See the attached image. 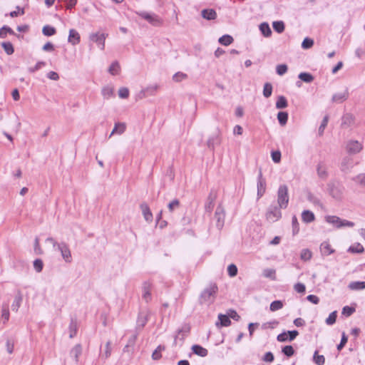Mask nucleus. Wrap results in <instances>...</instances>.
Returning a JSON list of instances; mask_svg holds the SVG:
<instances>
[{"label":"nucleus","mask_w":365,"mask_h":365,"mask_svg":"<svg viewBox=\"0 0 365 365\" xmlns=\"http://www.w3.org/2000/svg\"><path fill=\"white\" fill-rule=\"evenodd\" d=\"M302 221L305 223H309L315 220V216L312 211L304 210L302 213Z\"/></svg>","instance_id":"393cba45"},{"label":"nucleus","mask_w":365,"mask_h":365,"mask_svg":"<svg viewBox=\"0 0 365 365\" xmlns=\"http://www.w3.org/2000/svg\"><path fill=\"white\" fill-rule=\"evenodd\" d=\"M314 45L313 39L306 37L302 43V47L304 49H309L312 48Z\"/></svg>","instance_id":"5fc2aeb1"},{"label":"nucleus","mask_w":365,"mask_h":365,"mask_svg":"<svg viewBox=\"0 0 365 365\" xmlns=\"http://www.w3.org/2000/svg\"><path fill=\"white\" fill-rule=\"evenodd\" d=\"M101 94L105 99H109L114 94V89L113 87L106 86L101 90Z\"/></svg>","instance_id":"7c9ffc66"},{"label":"nucleus","mask_w":365,"mask_h":365,"mask_svg":"<svg viewBox=\"0 0 365 365\" xmlns=\"http://www.w3.org/2000/svg\"><path fill=\"white\" fill-rule=\"evenodd\" d=\"M348 287L351 290H361L365 289V282H352Z\"/></svg>","instance_id":"72a5a7b5"},{"label":"nucleus","mask_w":365,"mask_h":365,"mask_svg":"<svg viewBox=\"0 0 365 365\" xmlns=\"http://www.w3.org/2000/svg\"><path fill=\"white\" fill-rule=\"evenodd\" d=\"M282 307H283L282 302L280 301V300H276V301H273L270 304L269 309H270V310L272 312H275V311H277L279 309H281Z\"/></svg>","instance_id":"09e8293b"},{"label":"nucleus","mask_w":365,"mask_h":365,"mask_svg":"<svg viewBox=\"0 0 365 365\" xmlns=\"http://www.w3.org/2000/svg\"><path fill=\"white\" fill-rule=\"evenodd\" d=\"M1 46L3 47L6 54L11 55L12 53H14V49L11 42H2Z\"/></svg>","instance_id":"37998d69"},{"label":"nucleus","mask_w":365,"mask_h":365,"mask_svg":"<svg viewBox=\"0 0 365 365\" xmlns=\"http://www.w3.org/2000/svg\"><path fill=\"white\" fill-rule=\"evenodd\" d=\"M349 93L346 88L344 91L335 93L332 96V101L334 103H340L346 101L348 98Z\"/></svg>","instance_id":"f3484780"},{"label":"nucleus","mask_w":365,"mask_h":365,"mask_svg":"<svg viewBox=\"0 0 365 365\" xmlns=\"http://www.w3.org/2000/svg\"><path fill=\"white\" fill-rule=\"evenodd\" d=\"M120 71V65L118 61H114L112 63L110 66L108 68V72L111 75H117L119 73Z\"/></svg>","instance_id":"a18cd8bd"},{"label":"nucleus","mask_w":365,"mask_h":365,"mask_svg":"<svg viewBox=\"0 0 365 365\" xmlns=\"http://www.w3.org/2000/svg\"><path fill=\"white\" fill-rule=\"evenodd\" d=\"M82 353V346L81 344H76L70 351L71 356L73 357L76 362L78 361V358Z\"/></svg>","instance_id":"bb28decb"},{"label":"nucleus","mask_w":365,"mask_h":365,"mask_svg":"<svg viewBox=\"0 0 365 365\" xmlns=\"http://www.w3.org/2000/svg\"><path fill=\"white\" fill-rule=\"evenodd\" d=\"M287 66L286 64H279L276 67V72L278 75L282 76L287 71Z\"/></svg>","instance_id":"e2e57ef3"},{"label":"nucleus","mask_w":365,"mask_h":365,"mask_svg":"<svg viewBox=\"0 0 365 365\" xmlns=\"http://www.w3.org/2000/svg\"><path fill=\"white\" fill-rule=\"evenodd\" d=\"M179 207L180 201L178 199H174L168 205V208L171 212L178 209Z\"/></svg>","instance_id":"13d9d810"},{"label":"nucleus","mask_w":365,"mask_h":365,"mask_svg":"<svg viewBox=\"0 0 365 365\" xmlns=\"http://www.w3.org/2000/svg\"><path fill=\"white\" fill-rule=\"evenodd\" d=\"M292 233H293V235H295L299 231V224L298 222V220H297V218L296 216L292 217Z\"/></svg>","instance_id":"3c124183"},{"label":"nucleus","mask_w":365,"mask_h":365,"mask_svg":"<svg viewBox=\"0 0 365 365\" xmlns=\"http://www.w3.org/2000/svg\"><path fill=\"white\" fill-rule=\"evenodd\" d=\"M148 322V315L140 312L138 315L137 324L138 327L143 328Z\"/></svg>","instance_id":"ea45409f"},{"label":"nucleus","mask_w":365,"mask_h":365,"mask_svg":"<svg viewBox=\"0 0 365 365\" xmlns=\"http://www.w3.org/2000/svg\"><path fill=\"white\" fill-rule=\"evenodd\" d=\"M201 15L202 18L207 20H214L217 18V13L212 9H203L201 11Z\"/></svg>","instance_id":"6ab92c4d"},{"label":"nucleus","mask_w":365,"mask_h":365,"mask_svg":"<svg viewBox=\"0 0 365 365\" xmlns=\"http://www.w3.org/2000/svg\"><path fill=\"white\" fill-rule=\"evenodd\" d=\"M288 187L286 185H281L277 190V205L285 209L288 206Z\"/></svg>","instance_id":"f03ea898"},{"label":"nucleus","mask_w":365,"mask_h":365,"mask_svg":"<svg viewBox=\"0 0 365 365\" xmlns=\"http://www.w3.org/2000/svg\"><path fill=\"white\" fill-rule=\"evenodd\" d=\"M216 195L213 193L212 191L209 194L207 202L205 205V210L210 212L214 207V202L215 200Z\"/></svg>","instance_id":"aec40b11"},{"label":"nucleus","mask_w":365,"mask_h":365,"mask_svg":"<svg viewBox=\"0 0 365 365\" xmlns=\"http://www.w3.org/2000/svg\"><path fill=\"white\" fill-rule=\"evenodd\" d=\"M263 275L265 277L274 279L275 278V270L273 269H265L263 271Z\"/></svg>","instance_id":"338daca9"},{"label":"nucleus","mask_w":365,"mask_h":365,"mask_svg":"<svg viewBox=\"0 0 365 365\" xmlns=\"http://www.w3.org/2000/svg\"><path fill=\"white\" fill-rule=\"evenodd\" d=\"M298 77L305 83H311L314 80V76L311 73L306 72L300 73Z\"/></svg>","instance_id":"4c0bfd02"},{"label":"nucleus","mask_w":365,"mask_h":365,"mask_svg":"<svg viewBox=\"0 0 365 365\" xmlns=\"http://www.w3.org/2000/svg\"><path fill=\"white\" fill-rule=\"evenodd\" d=\"M326 221L338 229L344 227H353L354 225V222L346 220H342L334 215L327 216Z\"/></svg>","instance_id":"20e7f679"},{"label":"nucleus","mask_w":365,"mask_h":365,"mask_svg":"<svg viewBox=\"0 0 365 365\" xmlns=\"http://www.w3.org/2000/svg\"><path fill=\"white\" fill-rule=\"evenodd\" d=\"M1 317L4 319V323L9 319V310L7 304H3L2 306Z\"/></svg>","instance_id":"6e6d98bb"},{"label":"nucleus","mask_w":365,"mask_h":365,"mask_svg":"<svg viewBox=\"0 0 365 365\" xmlns=\"http://www.w3.org/2000/svg\"><path fill=\"white\" fill-rule=\"evenodd\" d=\"M191 349L193 354L201 357H205L208 354L207 349L198 344L192 345Z\"/></svg>","instance_id":"a211bd4d"},{"label":"nucleus","mask_w":365,"mask_h":365,"mask_svg":"<svg viewBox=\"0 0 365 365\" xmlns=\"http://www.w3.org/2000/svg\"><path fill=\"white\" fill-rule=\"evenodd\" d=\"M312 253L309 249H303L300 254L302 260L308 261L312 258Z\"/></svg>","instance_id":"de8ad7c7"},{"label":"nucleus","mask_w":365,"mask_h":365,"mask_svg":"<svg viewBox=\"0 0 365 365\" xmlns=\"http://www.w3.org/2000/svg\"><path fill=\"white\" fill-rule=\"evenodd\" d=\"M151 284L149 282H144L142 284V297L145 302H149L151 300Z\"/></svg>","instance_id":"9d476101"},{"label":"nucleus","mask_w":365,"mask_h":365,"mask_svg":"<svg viewBox=\"0 0 365 365\" xmlns=\"http://www.w3.org/2000/svg\"><path fill=\"white\" fill-rule=\"evenodd\" d=\"M165 349V346L163 345H159L155 349V351L152 354L153 360L158 361L162 358L161 352Z\"/></svg>","instance_id":"2f4dec72"},{"label":"nucleus","mask_w":365,"mask_h":365,"mask_svg":"<svg viewBox=\"0 0 365 365\" xmlns=\"http://www.w3.org/2000/svg\"><path fill=\"white\" fill-rule=\"evenodd\" d=\"M277 119L281 125H284L288 120V113L287 112H279L277 114Z\"/></svg>","instance_id":"c03bdc74"},{"label":"nucleus","mask_w":365,"mask_h":365,"mask_svg":"<svg viewBox=\"0 0 365 365\" xmlns=\"http://www.w3.org/2000/svg\"><path fill=\"white\" fill-rule=\"evenodd\" d=\"M68 41L73 46H76L80 43L81 36L76 29H71L69 30Z\"/></svg>","instance_id":"4468645a"},{"label":"nucleus","mask_w":365,"mask_h":365,"mask_svg":"<svg viewBox=\"0 0 365 365\" xmlns=\"http://www.w3.org/2000/svg\"><path fill=\"white\" fill-rule=\"evenodd\" d=\"M22 300H23V296L20 292H18V293L15 296L14 300L11 304L12 311L16 312H18V310L21 304Z\"/></svg>","instance_id":"412c9836"},{"label":"nucleus","mask_w":365,"mask_h":365,"mask_svg":"<svg viewBox=\"0 0 365 365\" xmlns=\"http://www.w3.org/2000/svg\"><path fill=\"white\" fill-rule=\"evenodd\" d=\"M118 96L120 98H127L129 96V90L125 87H122L118 90Z\"/></svg>","instance_id":"774afa93"},{"label":"nucleus","mask_w":365,"mask_h":365,"mask_svg":"<svg viewBox=\"0 0 365 365\" xmlns=\"http://www.w3.org/2000/svg\"><path fill=\"white\" fill-rule=\"evenodd\" d=\"M353 164L352 159L349 157H345L343 158L341 163V171L346 173L351 168Z\"/></svg>","instance_id":"b1692460"},{"label":"nucleus","mask_w":365,"mask_h":365,"mask_svg":"<svg viewBox=\"0 0 365 365\" xmlns=\"http://www.w3.org/2000/svg\"><path fill=\"white\" fill-rule=\"evenodd\" d=\"M329 192L332 197L339 200L341 197L342 191L339 185L330 183L328 185Z\"/></svg>","instance_id":"9b49d317"},{"label":"nucleus","mask_w":365,"mask_h":365,"mask_svg":"<svg viewBox=\"0 0 365 365\" xmlns=\"http://www.w3.org/2000/svg\"><path fill=\"white\" fill-rule=\"evenodd\" d=\"M43 262L41 259H36L34 260V267L37 272H41L43 269Z\"/></svg>","instance_id":"69168bd1"},{"label":"nucleus","mask_w":365,"mask_h":365,"mask_svg":"<svg viewBox=\"0 0 365 365\" xmlns=\"http://www.w3.org/2000/svg\"><path fill=\"white\" fill-rule=\"evenodd\" d=\"M354 123V118L351 114L346 113L343 115L341 119V127L346 128Z\"/></svg>","instance_id":"cd10ccee"},{"label":"nucleus","mask_w":365,"mask_h":365,"mask_svg":"<svg viewBox=\"0 0 365 365\" xmlns=\"http://www.w3.org/2000/svg\"><path fill=\"white\" fill-rule=\"evenodd\" d=\"M287 106L288 104L286 98L283 96H279L276 102V108L277 109H282L287 108Z\"/></svg>","instance_id":"c9c22d12"},{"label":"nucleus","mask_w":365,"mask_h":365,"mask_svg":"<svg viewBox=\"0 0 365 365\" xmlns=\"http://www.w3.org/2000/svg\"><path fill=\"white\" fill-rule=\"evenodd\" d=\"M282 351L285 356L288 357L292 356L294 354V349L291 345H287L284 346Z\"/></svg>","instance_id":"864d4df0"},{"label":"nucleus","mask_w":365,"mask_h":365,"mask_svg":"<svg viewBox=\"0 0 365 365\" xmlns=\"http://www.w3.org/2000/svg\"><path fill=\"white\" fill-rule=\"evenodd\" d=\"M328 120H329L328 115H325L324 117L322 123H321V125H320L319 128V135H323L324 129H325V128L327 125Z\"/></svg>","instance_id":"680f3d73"},{"label":"nucleus","mask_w":365,"mask_h":365,"mask_svg":"<svg viewBox=\"0 0 365 365\" xmlns=\"http://www.w3.org/2000/svg\"><path fill=\"white\" fill-rule=\"evenodd\" d=\"M125 128H126L125 123H117L115 124V126H114L110 136H111L114 134L121 135L125 132Z\"/></svg>","instance_id":"5701e85b"},{"label":"nucleus","mask_w":365,"mask_h":365,"mask_svg":"<svg viewBox=\"0 0 365 365\" xmlns=\"http://www.w3.org/2000/svg\"><path fill=\"white\" fill-rule=\"evenodd\" d=\"M9 34L11 35H14V31L8 26H4L0 29V38H4L6 37V34Z\"/></svg>","instance_id":"79ce46f5"},{"label":"nucleus","mask_w":365,"mask_h":365,"mask_svg":"<svg viewBox=\"0 0 365 365\" xmlns=\"http://www.w3.org/2000/svg\"><path fill=\"white\" fill-rule=\"evenodd\" d=\"M307 198L314 205H319L321 204L319 199L310 192L307 193Z\"/></svg>","instance_id":"4d7b16f0"},{"label":"nucleus","mask_w":365,"mask_h":365,"mask_svg":"<svg viewBox=\"0 0 365 365\" xmlns=\"http://www.w3.org/2000/svg\"><path fill=\"white\" fill-rule=\"evenodd\" d=\"M259 30L264 37H269L272 35L269 25L266 22H263L259 25Z\"/></svg>","instance_id":"c756f323"},{"label":"nucleus","mask_w":365,"mask_h":365,"mask_svg":"<svg viewBox=\"0 0 365 365\" xmlns=\"http://www.w3.org/2000/svg\"><path fill=\"white\" fill-rule=\"evenodd\" d=\"M317 175L322 179H325L327 177L326 168L322 163H319L317 168Z\"/></svg>","instance_id":"58836bf2"},{"label":"nucleus","mask_w":365,"mask_h":365,"mask_svg":"<svg viewBox=\"0 0 365 365\" xmlns=\"http://www.w3.org/2000/svg\"><path fill=\"white\" fill-rule=\"evenodd\" d=\"M56 250L61 252V256L66 262H71V253L68 245L66 242H60L59 245H57Z\"/></svg>","instance_id":"6e6552de"},{"label":"nucleus","mask_w":365,"mask_h":365,"mask_svg":"<svg viewBox=\"0 0 365 365\" xmlns=\"http://www.w3.org/2000/svg\"><path fill=\"white\" fill-rule=\"evenodd\" d=\"M233 38L228 34L223 35L218 40L219 43L224 46L230 45L233 42Z\"/></svg>","instance_id":"f704fd0d"},{"label":"nucleus","mask_w":365,"mask_h":365,"mask_svg":"<svg viewBox=\"0 0 365 365\" xmlns=\"http://www.w3.org/2000/svg\"><path fill=\"white\" fill-rule=\"evenodd\" d=\"M187 78V75L186 73L182 72H178L173 76V80L175 82H180L182 80H185Z\"/></svg>","instance_id":"bf43d9fd"},{"label":"nucleus","mask_w":365,"mask_h":365,"mask_svg":"<svg viewBox=\"0 0 365 365\" xmlns=\"http://www.w3.org/2000/svg\"><path fill=\"white\" fill-rule=\"evenodd\" d=\"M220 143V130H217V133L215 135L209 138L207 142V145L210 149L214 150L215 145H219Z\"/></svg>","instance_id":"dca6fc26"},{"label":"nucleus","mask_w":365,"mask_h":365,"mask_svg":"<svg viewBox=\"0 0 365 365\" xmlns=\"http://www.w3.org/2000/svg\"><path fill=\"white\" fill-rule=\"evenodd\" d=\"M320 250L323 255H329L334 252V250L331 247V245L327 242H324L320 245Z\"/></svg>","instance_id":"a878e982"},{"label":"nucleus","mask_w":365,"mask_h":365,"mask_svg":"<svg viewBox=\"0 0 365 365\" xmlns=\"http://www.w3.org/2000/svg\"><path fill=\"white\" fill-rule=\"evenodd\" d=\"M214 218L216 220L217 228L218 230H221L224 226L225 212L224 208L220 205H219L216 208Z\"/></svg>","instance_id":"0eeeda50"},{"label":"nucleus","mask_w":365,"mask_h":365,"mask_svg":"<svg viewBox=\"0 0 365 365\" xmlns=\"http://www.w3.org/2000/svg\"><path fill=\"white\" fill-rule=\"evenodd\" d=\"M281 209L279 205H271L266 212V219L272 222H276L282 217Z\"/></svg>","instance_id":"7ed1b4c3"},{"label":"nucleus","mask_w":365,"mask_h":365,"mask_svg":"<svg viewBox=\"0 0 365 365\" xmlns=\"http://www.w3.org/2000/svg\"><path fill=\"white\" fill-rule=\"evenodd\" d=\"M272 93V85L270 83H265L263 88V96L265 98L271 96Z\"/></svg>","instance_id":"49530a36"},{"label":"nucleus","mask_w":365,"mask_h":365,"mask_svg":"<svg viewBox=\"0 0 365 365\" xmlns=\"http://www.w3.org/2000/svg\"><path fill=\"white\" fill-rule=\"evenodd\" d=\"M257 199H259L263 196L266 190V181L265 179L262 177V173L261 170H259L258 177H257Z\"/></svg>","instance_id":"1a4fd4ad"},{"label":"nucleus","mask_w":365,"mask_h":365,"mask_svg":"<svg viewBox=\"0 0 365 365\" xmlns=\"http://www.w3.org/2000/svg\"><path fill=\"white\" fill-rule=\"evenodd\" d=\"M107 36L108 34L96 32L90 34L88 38L90 41L96 43L98 48L103 51L105 48V41Z\"/></svg>","instance_id":"39448f33"},{"label":"nucleus","mask_w":365,"mask_h":365,"mask_svg":"<svg viewBox=\"0 0 365 365\" xmlns=\"http://www.w3.org/2000/svg\"><path fill=\"white\" fill-rule=\"evenodd\" d=\"M362 148L361 143H359L357 140H350L346 145L347 151L351 154L359 153Z\"/></svg>","instance_id":"ddd939ff"},{"label":"nucleus","mask_w":365,"mask_h":365,"mask_svg":"<svg viewBox=\"0 0 365 365\" xmlns=\"http://www.w3.org/2000/svg\"><path fill=\"white\" fill-rule=\"evenodd\" d=\"M272 26L274 30L279 34H281L284 31V24L282 21H274Z\"/></svg>","instance_id":"a19ab883"},{"label":"nucleus","mask_w":365,"mask_h":365,"mask_svg":"<svg viewBox=\"0 0 365 365\" xmlns=\"http://www.w3.org/2000/svg\"><path fill=\"white\" fill-rule=\"evenodd\" d=\"M314 361L317 365H324L325 363V358L323 355H318V352L316 351L314 354Z\"/></svg>","instance_id":"8fccbe9b"},{"label":"nucleus","mask_w":365,"mask_h":365,"mask_svg":"<svg viewBox=\"0 0 365 365\" xmlns=\"http://www.w3.org/2000/svg\"><path fill=\"white\" fill-rule=\"evenodd\" d=\"M218 319L220 322H216L217 327H228L231 324V321L228 315L220 314L218 315Z\"/></svg>","instance_id":"4be33fe9"},{"label":"nucleus","mask_w":365,"mask_h":365,"mask_svg":"<svg viewBox=\"0 0 365 365\" xmlns=\"http://www.w3.org/2000/svg\"><path fill=\"white\" fill-rule=\"evenodd\" d=\"M56 30L54 27L46 25L43 27L42 33L46 36H51L56 34Z\"/></svg>","instance_id":"e433bc0d"},{"label":"nucleus","mask_w":365,"mask_h":365,"mask_svg":"<svg viewBox=\"0 0 365 365\" xmlns=\"http://www.w3.org/2000/svg\"><path fill=\"white\" fill-rule=\"evenodd\" d=\"M158 87L159 86L157 84L149 86L145 89L142 90L141 93L143 94V96H145L146 93L150 96H153L158 89Z\"/></svg>","instance_id":"473e14b6"},{"label":"nucleus","mask_w":365,"mask_h":365,"mask_svg":"<svg viewBox=\"0 0 365 365\" xmlns=\"http://www.w3.org/2000/svg\"><path fill=\"white\" fill-rule=\"evenodd\" d=\"M110 344L111 343L110 341H107V343L106 344L105 351L101 355V357L103 358L104 359H107L108 358H109L111 354Z\"/></svg>","instance_id":"052dcab7"},{"label":"nucleus","mask_w":365,"mask_h":365,"mask_svg":"<svg viewBox=\"0 0 365 365\" xmlns=\"http://www.w3.org/2000/svg\"><path fill=\"white\" fill-rule=\"evenodd\" d=\"M190 328L188 325H184L181 329H178V334L175 336L173 344H177L178 339L180 340L182 343L185 336L190 332Z\"/></svg>","instance_id":"f8f14e48"},{"label":"nucleus","mask_w":365,"mask_h":365,"mask_svg":"<svg viewBox=\"0 0 365 365\" xmlns=\"http://www.w3.org/2000/svg\"><path fill=\"white\" fill-rule=\"evenodd\" d=\"M218 292V287L215 283H211L206 287L201 292L199 297L200 304L210 305L216 298Z\"/></svg>","instance_id":"f257e3e1"},{"label":"nucleus","mask_w":365,"mask_h":365,"mask_svg":"<svg viewBox=\"0 0 365 365\" xmlns=\"http://www.w3.org/2000/svg\"><path fill=\"white\" fill-rule=\"evenodd\" d=\"M337 317V312L334 311L331 313L329 314V317L326 319V323L328 325H332L336 322Z\"/></svg>","instance_id":"603ef678"},{"label":"nucleus","mask_w":365,"mask_h":365,"mask_svg":"<svg viewBox=\"0 0 365 365\" xmlns=\"http://www.w3.org/2000/svg\"><path fill=\"white\" fill-rule=\"evenodd\" d=\"M136 14L153 26H159L162 24V20L155 14H149L146 11H137Z\"/></svg>","instance_id":"423d86ee"},{"label":"nucleus","mask_w":365,"mask_h":365,"mask_svg":"<svg viewBox=\"0 0 365 365\" xmlns=\"http://www.w3.org/2000/svg\"><path fill=\"white\" fill-rule=\"evenodd\" d=\"M355 312V308L352 307L345 306L342 309L341 314L346 317L351 316Z\"/></svg>","instance_id":"0e129e2a"},{"label":"nucleus","mask_w":365,"mask_h":365,"mask_svg":"<svg viewBox=\"0 0 365 365\" xmlns=\"http://www.w3.org/2000/svg\"><path fill=\"white\" fill-rule=\"evenodd\" d=\"M77 330H78L77 321H76V319L72 318L71 319V322L69 324V332H70L69 337L71 339L73 338L76 335Z\"/></svg>","instance_id":"c85d7f7f"},{"label":"nucleus","mask_w":365,"mask_h":365,"mask_svg":"<svg viewBox=\"0 0 365 365\" xmlns=\"http://www.w3.org/2000/svg\"><path fill=\"white\" fill-rule=\"evenodd\" d=\"M140 207L145 221L148 222H151L153 221V214L148 205L143 202L140 204Z\"/></svg>","instance_id":"2eb2a0df"}]
</instances>
